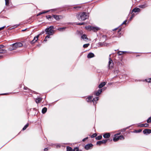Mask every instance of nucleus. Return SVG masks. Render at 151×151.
<instances>
[{
  "label": "nucleus",
  "mask_w": 151,
  "mask_h": 151,
  "mask_svg": "<svg viewBox=\"0 0 151 151\" xmlns=\"http://www.w3.org/2000/svg\"><path fill=\"white\" fill-rule=\"evenodd\" d=\"M120 134H121V133L119 132V133H117L116 134H114V135H115L116 136H117V135H120Z\"/></svg>",
  "instance_id": "49"
},
{
  "label": "nucleus",
  "mask_w": 151,
  "mask_h": 151,
  "mask_svg": "<svg viewBox=\"0 0 151 151\" xmlns=\"http://www.w3.org/2000/svg\"><path fill=\"white\" fill-rule=\"evenodd\" d=\"M50 38V36L49 35H47L46 37H45V38L44 41H47V38Z\"/></svg>",
  "instance_id": "34"
},
{
  "label": "nucleus",
  "mask_w": 151,
  "mask_h": 151,
  "mask_svg": "<svg viewBox=\"0 0 151 151\" xmlns=\"http://www.w3.org/2000/svg\"><path fill=\"white\" fill-rule=\"evenodd\" d=\"M102 138V136L101 135L97 137H96V139L97 140H100Z\"/></svg>",
  "instance_id": "29"
},
{
  "label": "nucleus",
  "mask_w": 151,
  "mask_h": 151,
  "mask_svg": "<svg viewBox=\"0 0 151 151\" xmlns=\"http://www.w3.org/2000/svg\"><path fill=\"white\" fill-rule=\"evenodd\" d=\"M92 96H89L86 99V101L87 102H91V99L92 98Z\"/></svg>",
  "instance_id": "22"
},
{
  "label": "nucleus",
  "mask_w": 151,
  "mask_h": 151,
  "mask_svg": "<svg viewBox=\"0 0 151 151\" xmlns=\"http://www.w3.org/2000/svg\"><path fill=\"white\" fill-rule=\"evenodd\" d=\"M149 124L147 123L145 124L144 127H148Z\"/></svg>",
  "instance_id": "43"
},
{
  "label": "nucleus",
  "mask_w": 151,
  "mask_h": 151,
  "mask_svg": "<svg viewBox=\"0 0 151 151\" xmlns=\"http://www.w3.org/2000/svg\"><path fill=\"white\" fill-rule=\"evenodd\" d=\"M42 99L40 98H37L36 100L35 101L37 103H40L42 101Z\"/></svg>",
  "instance_id": "23"
},
{
  "label": "nucleus",
  "mask_w": 151,
  "mask_h": 151,
  "mask_svg": "<svg viewBox=\"0 0 151 151\" xmlns=\"http://www.w3.org/2000/svg\"><path fill=\"white\" fill-rule=\"evenodd\" d=\"M99 28L98 27H92L91 30H92L94 32H96L99 30Z\"/></svg>",
  "instance_id": "16"
},
{
  "label": "nucleus",
  "mask_w": 151,
  "mask_h": 151,
  "mask_svg": "<svg viewBox=\"0 0 151 151\" xmlns=\"http://www.w3.org/2000/svg\"><path fill=\"white\" fill-rule=\"evenodd\" d=\"M89 45V44H85L83 45V47L84 48H86Z\"/></svg>",
  "instance_id": "31"
},
{
  "label": "nucleus",
  "mask_w": 151,
  "mask_h": 151,
  "mask_svg": "<svg viewBox=\"0 0 151 151\" xmlns=\"http://www.w3.org/2000/svg\"><path fill=\"white\" fill-rule=\"evenodd\" d=\"M73 151H78V148L77 147H75L74 148Z\"/></svg>",
  "instance_id": "37"
},
{
  "label": "nucleus",
  "mask_w": 151,
  "mask_h": 151,
  "mask_svg": "<svg viewBox=\"0 0 151 151\" xmlns=\"http://www.w3.org/2000/svg\"><path fill=\"white\" fill-rule=\"evenodd\" d=\"M125 130H126V129H124V131H125Z\"/></svg>",
  "instance_id": "58"
},
{
  "label": "nucleus",
  "mask_w": 151,
  "mask_h": 151,
  "mask_svg": "<svg viewBox=\"0 0 151 151\" xmlns=\"http://www.w3.org/2000/svg\"><path fill=\"white\" fill-rule=\"evenodd\" d=\"M44 151H47L48 149L47 148H45L44 149Z\"/></svg>",
  "instance_id": "50"
},
{
  "label": "nucleus",
  "mask_w": 151,
  "mask_h": 151,
  "mask_svg": "<svg viewBox=\"0 0 151 151\" xmlns=\"http://www.w3.org/2000/svg\"><path fill=\"white\" fill-rule=\"evenodd\" d=\"M78 19L80 21L85 20L88 17V15L85 12L80 13L77 15Z\"/></svg>",
  "instance_id": "1"
},
{
  "label": "nucleus",
  "mask_w": 151,
  "mask_h": 151,
  "mask_svg": "<svg viewBox=\"0 0 151 151\" xmlns=\"http://www.w3.org/2000/svg\"><path fill=\"white\" fill-rule=\"evenodd\" d=\"M24 90H30L29 89H28V88L27 87H24Z\"/></svg>",
  "instance_id": "45"
},
{
  "label": "nucleus",
  "mask_w": 151,
  "mask_h": 151,
  "mask_svg": "<svg viewBox=\"0 0 151 151\" xmlns=\"http://www.w3.org/2000/svg\"><path fill=\"white\" fill-rule=\"evenodd\" d=\"M107 139H105L102 141H98L96 143L97 145H100L102 144L106 143L107 141Z\"/></svg>",
  "instance_id": "6"
},
{
  "label": "nucleus",
  "mask_w": 151,
  "mask_h": 151,
  "mask_svg": "<svg viewBox=\"0 0 151 151\" xmlns=\"http://www.w3.org/2000/svg\"><path fill=\"white\" fill-rule=\"evenodd\" d=\"M106 84V83L105 82H103L101 83L99 86V88H101L103 87Z\"/></svg>",
  "instance_id": "15"
},
{
  "label": "nucleus",
  "mask_w": 151,
  "mask_h": 151,
  "mask_svg": "<svg viewBox=\"0 0 151 151\" xmlns=\"http://www.w3.org/2000/svg\"><path fill=\"white\" fill-rule=\"evenodd\" d=\"M84 24L83 23H80L78 24L79 25H82Z\"/></svg>",
  "instance_id": "46"
},
{
  "label": "nucleus",
  "mask_w": 151,
  "mask_h": 151,
  "mask_svg": "<svg viewBox=\"0 0 151 151\" xmlns=\"http://www.w3.org/2000/svg\"><path fill=\"white\" fill-rule=\"evenodd\" d=\"M135 15L134 14H132L131 17L130 18V20H131V19L134 17Z\"/></svg>",
  "instance_id": "38"
},
{
  "label": "nucleus",
  "mask_w": 151,
  "mask_h": 151,
  "mask_svg": "<svg viewBox=\"0 0 151 151\" xmlns=\"http://www.w3.org/2000/svg\"><path fill=\"white\" fill-rule=\"evenodd\" d=\"M143 132L144 134H150L151 133V130L149 129H145L143 131Z\"/></svg>",
  "instance_id": "10"
},
{
  "label": "nucleus",
  "mask_w": 151,
  "mask_h": 151,
  "mask_svg": "<svg viewBox=\"0 0 151 151\" xmlns=\"http://www.w3.org/2000/svg\"><path fill=\"white\" fill-rule=\"evenodd\" d=\"M29 124L28 123L22 129L23 130H25L27 127L28 126Z\"/></svg>",
  "instance_id": "28"
},
{
  "label": "nucleus",
  "mask_w": 151,
  "mask_h": 151,
  "mask_svg": "<svg viewBox=\"0 0 151 151\" xmlns=\"http://www.w3.org/2000/svg\"><path fill=\"white\" fill-rule=\"evenodd\" d=\"M5 4L6 5H8L9 3V0H5Z\"/></svg>",
  "instance_id": "33"
},
{
  "label": "nucleus",
  "mask_w": 151,
  "mask_h": 151,
  "mask_svg": "<svg viewBox=\"0 0 151 151\" xmlns=\"http://www.w3.org/2000/svg\"><path fill=\"white\" fill-rule=\"evenodd\" d=\"M81 38L83 40H88V38H87L86 35L85 34L81 36Z\"/></svg>",
  "instance_id": "18"
},
{
  "label": "nucleus",
  "mask_w": 151,
  "mask_h": 151,
  "mask_svg": "<svg viewBox=\"0 0 151 151\" xmlns=\"http://www.w3.org/2000/svg\"><path fill=\"white\" fill-rule=\"evenodd\" d=\"M92 27H91V26H88L86 27L85 28L87 30L90 31L92 30Z\"/></svg>",
  "instance_id": "24"
},
{
  "label": "nucleus",
  "mask_w": 151,
  "mask_h": 151,
  "mask_svg": "<svg viewBox=\"0 0 151 151\" xmlns=\"http://www.w3.org/2000/svg\"><path fill=\"white\" fill-rule=\"evenodd\" d=\"M101 43H99V45H101Z\"/></svg>",
  "instance_id": "56"
},
{
  "label": "nucleus",
  "mask_w": 151,
  "mask_h": 151,
  "mask_svg": "<svg viewBox=\"0 0 151 151\" xmlns=\"http://www.w3.org/2000/svg\"><path fill=\"white\" fill-rule=\"evenodd\" d=\"M127 21V20H125V21H124L122 23V24H126Z\"/></svg>",
  "instance_id": "48"
},
{
  "label": "nucleus",
  "mask_w": 151,
  "mask_h": 151,
  "mask_svg": "<svg viewBox=\"0 0 151 151\" xmlns=\"http://www.w3.org/2000/svg\"><path fill=\"white\" fill-rule=\"evenodd\" d=\"M47 111V108L46 107L44 108L42 110V112L43 114L45 113Z\"/></svg>",
  "instance_id": "25"
},
{
  "label": "nucleus",
  "mask_w": 151,
  "mask_h": 151,
  "mask_svg": "<svg viewBox=\"0 0 151 151\" xmlns=\"http://www.w3.org/2000/svg\"><path fill=\"white\" fill-rule=\"evenodd\" d=\"M6 93H5V94H6Z\"/></svg>",
  "instance_id": "59"
},
{
  "label": "nucleus",
  "mask_w": 151,
  "mask_h": 151,
  "mask_svg": "<svg viewBox=\"0 0 151 151\" xmlns=\"http://www.w3.org/2000/svg\"><path fill=\"white\" fill-rule=\"evenodd\" d=\"M93 147V145L91 144H89L85 145V148L86 150H88L91 149Z\"/></svg>",
  "instance_id": "5"
},
{
  "label": "nucleus",
  "mask_w": 151,
  "mask_h": 151,
  "mask_svg": "<svg viewBox=\"0 0 151 151\" xmlns=\"http://www.w3.org/2000/svg\"><path fill=\"white\" fill-rule=\"evenodd\" d=\"M102 89H100L95 92V95L96 96L99 95L102 92Z\"/></svg>",
  "instance_id": "12"
},
{
  "label": "nucleus",
  "mask_w": 151,
  "mask_h": 151,
  "mask_svg": "<svg viewBox=\"0 0 151 151\" xmlns=\"http://www.w3.org/2000/svg\"><path fill=\"white\" fill-rule=\"evenodd\" d=\"M110 136V134L109 133H106L103 135V137L105 138H109Z\"/></svg>",
  "instance_id": "9"
},
{
  "label": "nucleus",
  "mask_w": 151,
  "mask_h": 151,
  "mask_svg": "<svg viewBox=\"0 0 151 151\" xmlns=\"http://www.w3.org/2000/svg\"><path fill=\"white\" fill-rule=\"evenodd\" d=\"M4 46L3 45H0V49H2L4 47Z\"/></svg>",
  "instance_id": "40"
},
{
  "label": "nucleus",
  "mask_w": 151,
  "mask_h": 151,
  "mask_svg": "<svg viewBox=\"0 0 151 151\" xmlns=\"http://www.w3.org/2000/svg\"><path fill=\"white\" fill-rule=\"evenodd\" d=\"M140 11V9L139 8H135L133 9L132 10L133 12H139Z\"/></svg>",
  "instance_id": "21"
},
{
  "label": "nucleus",
  "mask_w": 151,
  "mask_h": 151,
  "mask_svg": "<svg viewBox=\"0 0 151 151\" xmlns=\"http://www.w3.org/2000/svg\"><path fill=\"white\" fill-rule=\"evenodd\" d=\"M5 27V26H3V27H0V31L4 29Z\"/></svg>",
  "instance_id": "42"
},
{
  "label": "nucleus",
  "mask_w": 151,
  "mask_h": 151,
  "mask_svg": "<svg viewBox=\"0 0 151 151\" xmlns=\"http://www.w3.org/2000/svg\"><path fill=\"white\" fill-rule=\"evenodd\" d=\"M77 7H74V9H76V8Z\"/></svg>",
  "instance_id": "55"
},
{
  "label": "nucleus",
  "mask_w": 151,
  "mask_h": 151,
  "mask_svg": "<svg viewBox=\"0 0 151 151\" xmlns=\"http://www.w3.org/2000/svg\"><path fill=\"white\" fill-rule=\"evenodd\" d=\"M94 56V55L92 53H89L87 55V57L88 58H91Z\"/></svg>",
  "instance_id": "17"
},
{
  "label": "nucleus",
  "mask_w": 151,
  "mask_h": 151,
  "mask_svg": "<svg viewBox=\"0 0 151 151\" xmlns=\"http://www.w3.org/2000/svg\"><path fill=\"white\" fill-rule=\"evenodd\" d=\"M37 46L40 47V44H39V45H37Z\"/></svg>",
  "instance_id": "53"
},
{
  "label": "nucleus",
  "mask_w": 151,
  "mask_h": 151,
  "mask_svg": "<svg viewBox=\"0 0 151 151\" xmlns=\"http://www.w3.org/2000/svg\"><path fill=\"white\" fill-rule=\"evenodd\" d=\"M26 30V29H24V30H22V31H25Z\"/></svg>",
  "instance_id": "54"
},
{
  "label": "nucleus",
  "mask_w": 151,
  "mask_h": 151,
  "mask_svg": "<svg viewBox=\"0 0 151 151\" xmlns=\"http://www.w3.org/2000/svg\"><path fill=\"white\" fill-rule=\"evenodd\" d=\"M46 17L47 19H49L51 18V16L50 15H48L46 16Z\"/></svg>",
  "instance_id": "41"
},
{
  "label": "nucleus",
  "mask_w": 151,
  "mask_h": 151,
  "mask_svg": "<svg viewBox=\"0 0 151 151\" xmlns=\"http://www.w3.org/2000/svg\"><path fill=\"white\" fill-rule=\"evenodd\" d=\"M110 58H109V63H108V67L109 68V69H111L113 68V65H114V63L113 62L112 60L111 59L110 57V55H109Z\"/></svg>",
  "instance_id": "4"
},
{
  "label": "nucleus",
  "mask_w": 151,
  "mask_h": 151,
  "mask_svg": "<svg viewBox=\"0 0 151 151\" xmlns=\"http://www.w3.org/2000/svg\"><path fill=\"white\" fill-rule=\"evenodd\" d=\"M39 36V35H38L34 37L33 40L32 41L30 42V43L31 44H33L35 42H36L38 40V37Z\"/></svg>",
  "instance_id": "7"
},
{
  "label": "nucleus",
  "mask_w": 151,
  "mask_h": 151,
  "mask_svg": "<svg viewBox=\"0 0 151 151\" xmlns=\"http://www.w3.org/2000/svg\"><path fill=\"white\" fill-rule=\"evenodd\" d=\"M6 51L4 49H0V54L4 53L6 52ZM3 57L2 55H0V58Z\"/></svg>",
  "instance_id": "11"
},
{
  "label": "nucleus",
  "mask_w": 151,
  "mask_h": 151,
  "mask_svg": "<svg viewBox=\"0 0 151 151\" xmlns=\"http://www.w3.org/2000/svg\"><path fill=\"white\" fill-rule=\"evenodd\" d=\"M53 10V11H54V9H52V10Z\"/></svg>",
  "instance_id": "57"
},
{
  "label": "nucleus",
  "mask_w": 151,
  "mask_h": 151,
  "mask_svg": "<svg viewBox=\"0 0 151 151\" xmlns=\"http://www.w3.org/2000/svg\"><path fill=\"white\" fill-rule=\"evenodd\" d=\"M99 99V97H95L94 98H93L92 100V102H93V104H96V102H96V101H97Z\"/></svg>",
  "instance_id": "14"
},
{
  "label": "nucleus",
  "mask_w": 151,
  "mask_h": 151,
  "mask_svg": "<svg viewBox=\"0 0 151 151\" xmlns=\"http://www.w3.org/2000/svg\"><path fill=\"white\" fill-rule=\"evenodd\" d=\"M147 122L148 123L151 122V117H150L147 120Z\"/></svg>",
  "instance_id": "35"
},
{
  "label": "nucleus",
  "mask_w": 151,
  "mask_h": 151,
  "mask_svg": "<svg viewBox=\"0 0 151 151\" xmlns=\"http://www.w3.org/2000/svg\"><path fill=\"white\" fill-rule=\"evenodd\" d=\"M149 81L147 80H145L148 82H151V78L149 79H148Z\"/></svg>",
  "instance_id": "44"
},
{
  "label": "nucleus",
  "mask_w": 151,
  "mask_h": 151,
  "mask_svg": "<svg viewBox=\"0 0 151 151\" xmlns=\"http://www.w3.org/2000/svg\"><path fill=\"white\" fill-rule=\"evenodd\" d=\"M119 139L120 140H123L124 139V138L123 136L121 135L119 136Z\"/></svg>",
  "instance_id": "30"
},
{
  "label": "nucleus",
  "mask_w": 151,
  "mask_h": 151,
  "mask_svg": "<svg viewBox=\"0 0 151 151\" xmlns=\"http://www.w3.org/2000/svg\"><path fill=\"white\" fill-rule=\"evenodd\" d=\"M52 16L53 17L57 20H59L63 18L61 16L53 15Z\"/></svg>",
  "instance_id": "8"
},
{
  "label": "nucleus",
  "mask_w": 151,
  "mask_h": 151,
  "mask_svg": "<svg viewBox=\"0 0 151 151\" xmlns=\"http://www.w3.org/2000/svg\"><path fill=\"white\" fill-rule=\"evenodd\" d=\"M19 25H16L15 26H14L15 27H17Z\"/></svg>",
  "instance_id": "52"
},
{
  "label": "nucleus",
  "mask_w": 151,
  "mask_h": 151,
  "mask_svg": "<svg viewBox=\"0 0 151 151\" xmlns=\"http://www.w3.org/2000/svg\"><path fill=\"white\" fill-rule=\"evenodd\" d=\"M88 137H86V138H85L83 139V142L85 141L86 139H88Z\"/></svg>",
  "instance_id": "47"
},
{
  "label": "nucleus",
  "mask_w": 151,
  "mask_h": 151,
  "mask_svg": "<svg viewBox=\"0 0 151 151\" xmlns=\"http://www.w3.org/2000/svg\"><path fill=\"white\" fill-rule=\"evenodd\" d=\"M23 44L21 42H18L12 44L11 45L12 47H10L9 48V50L10 51L15 50L18 47H22Z\"/></svg>",
  "instance_id": "2"
},
{
  "label": "nucleus",
  "mask_w": 151,
  "mask_h": 151,
  "mask_svg": "<svg viewBox=\"0 0 151 151\" xmlns=\"http://www.w3.org/2000/svg\"><path fill=\"white\" fill-rule=\"evenodd\" d=\"M126 51H119L117 52V54H118L119 55H121L123 54L126 52Z\"/></svg>",
  "instance_id": "26"
},
{
  "label": "nucleus",
  "mask_w": 151,
  "mask_h": 151,
  "mask_svg": "<svg viewBox=\"0 0 151 151\" xmlns=\"http://www.w3.org/2000/svg\"><path fill=\"white\" fill-rule=\"evenodd\" d=\"M54 27L53 26H50L49 27L45 29L46 34L48 35H52L54 33Z\"/></svg>",
  "instance_id": "3"
},
{
  "label": "nucleus",
  "mask_w": 151,
  "mask_h": 151,
  "mask_svg": "<svg viewBox=\"0 0 151 151\" xmlns=\"http://www.w3.org/2000/svg\"><path fill=\"white\" fill-rule=\"evenodd\" d=\"M50 11V10H48L47 11H44V12H40V13H41V14H42L47 13V12H49Z\"/></svg>",
  "instance_id": "36"
},
{
  "label": "nucleus",
  "mask_w": 151,
  "mask_h": 151,
  "mask_svg": "<svg viewBox=\"0 0 151 151\" xmlns=\"http://www.w3.org/2000/svg\"><path fill=\"white\" fill-rule=\"evenodd\" d=\"M97 136V134L96 133H94L91 136V138H93L94 137H96Z\"/></svg>",
  "instance_id": "32"
},
{
  "label": "nucleus",
  "mask_w": 151,
  "mask_h": 151,
  "mask_svg": "<svg viewBox=\"0 0 151 151\" xmlns=\"http://www.w3.org/2000/svg\"><path fill=\"white\" fill-rule=\"evenodd\" d=\"M41 14V13L40 12L39 13H38L37 15V16H40V15Z\"/></svg>",
  "instance_id": "51"
},
{
  "label": "nucleus",
  "mask_w": 151,
  "mask_h": 151,
  "mask_svg": "<svg viewBox=\"0 0 151 151\" xmlns=\"http://www.w3.org/2000/svg\"><path fill=\"white\" fill-rule=\"evenodd\" d=\"M66 28V27H63L62 28H58L57 30L60 31H64Z\"/></svg>",
  "instance_id": "20"
},
{
  "label": "nucleus",
  "mask_w": 151,
  "mask_h": 151,
  "mask_svg": "<svg viewBox=\"0 0 151 151\" xmlns=\"http://www.w3.org/2000/svg\"><path fill=\"white\" fill-rule=\"evenodd\" d=\"M145 124H142L138 125V126L140 127H144Z\"/></svg>",
  "instance_id": "39"
},
{
  "label": "nucleus",
  "mask_w": 151,
  "mask_h": 151,
  "mask_svg": "<svg viewBox=\"0 0 151 151\" xmlns=\"http://www.w3.org/2000/svg\"><path fill=\"white\" fill-rule=\"evenodd\" d=\"M148 6L147 5V4H145L142 5H140L139 6V8H144Z\"/></svg>",
  "instance_id": "19"
},
{
  "label": "nucleus",
  "mask_w": 151,
  "mask_h": 151,
  "mask_svg": "<svg viewBox=\"0 0 151 151\" xmlns=\"http://www.w3.org/2000/svg\"><path fill=\"white\" fill-rule=\"evenodd\" d=\"M114 137L113 139V140L114 142H116L119 140V136H117L115 135H114Z\"/></svg>",
  "instance_id": "13"
},
{
  "label": "nucleus",
  "mask_w": 151,
  "mask_h": 151,
  "mask_svg": "<svg viewBox=\"0 0 151 151\" xmlns=\"http://www.w3.org/2000/svg\"><path fill=\"white\" fill-rule=\"evenodd\" d=\"M67 151H73V149L72 148L69 147H67Z\"/></svg>",
  "instance_id": "27"
}]
</instances>
